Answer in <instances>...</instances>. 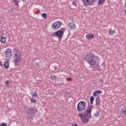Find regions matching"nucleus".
<instances>
[{
    "mask_svg": "<svg viewBox=\"0 0 126 126\" xmlns=\"http://www.w3.org/2000/svg\"><path fill=\"white\" fill-rule=\"evenodd\" d=\"M86 107V102L84 101H80L77 105V109L79 112H82Z\"/></svg>",
    "mask_w": 126,
    "mask_h": 126,
    "instance_id": "423d86ee",
    "label": "nucleus"
},
{
    "mask_svg": "<svg viewBox=\"0 0 126 126\" xmlns=\"http://www.w3.org/2000/svg\"><path fill=\"white\" fill-rule=\"evenodd\" d=\"M98 57L94 55L93 53H90L87 55L86 60L91 65H95L97 63Z\"/></svg>",
    "mask_w": 126,
    "mask_h": 126,
    "instance_id": "7ed1b4c3",
    "label": "nucleus"
},
{
    "mask_svg": "<svg viewBox=\"0 0 126 126\" xmlns=\"http://www.w3.org/2000/svg\"><path fill=\"white\" fill-rule=\"evenodd\" d=\"M68 27L69 29L72 30V29H74L75 28V25L73 23H70L68 25Z\"/></svg>",
    "mask_w": 126,
    "mask_h": 126,
    "instance_id": "ddd939ff",
    "label": "nucleus"
},
{
    "mask_svg": "<svg viewBox=\"0 0 126 126\" xmlns=\"http://www.w3.org/2000/svg\"><path fill=\"white\" fill-rule=\"evenodd\" d=\"M125 5H126V0H125Z\"/></svg>",
    "mask_w": 126,
    "mask_h": 126,
    "instance_id": "72a5a7b5",
    "label": "nucleus"
},
{
    "mask_svg": "<svg viewBox=\"0 0 126 126\" xmlns=\"http://www.w3.org/2000/svg\"><path fill=\"white\" fill-rule=\"evenodd\" d=\"M42 17H44L45 18V19H46V18H47V17H48V15H47V14L44 13L42 14Z\"/></svg>",
    "mask_w": 126,
    "mask_h": 126,
    "instance_id": "4be33fe9",
    "label": "nucleus"
},
{
    "mask_svg": "<svg viewBox=\"0 0 126 126\" xmlns=\"http://www.w3.org/2000/svg\"><path fill=\"white\" fill-rule=\"evenodd\" d=\"M121 113L123 115H126V106L124 107L121 110Z\"/></svg>",
    "mask_w": 126,
    "mask_h": 126,
    "instance_id": "dca6fc26",
    "label": "nucleus"
},
{
    "mask_svg": "<svg viewBox=\"0 0 126 126\" xmlns=\"http://www.w3.org/2000/svg\"><path fill=\"white\" fill-rule=\"evenodd\" d=\"M5 54L6 61H9V60L11 59V57H12V55H11V50H10L9 48H8L5 51Z\"/></svg>",
    "mask_w": 126,
    "mask_h": 126,
    "instance_id": "6e6552de",
    "label": "nucleus"
},
{
    "mask_svg": "<svg viewBox=\"0 0 126 126\" xmlns=\"http://www.w3.org/2000/svg\"><path fill=\"white\" fill-rule=\"evenodd\" d=\"M100 97L97 96L95 99V103L96 106H101V103H100Z\"/></svg>",
    "mask_w": 126,
    "mask_h": 126,
    "instance_id": "9b49d317",
    "label": "nucleus"
},
{
    "mask_svg": "<svg viewBox=\"0 0 126 126\" xmlns=\"http://www.w3.org/2000/svg\"><path fill=\"white\" fill-rule=\"evenodd\" d=\"M104 1H105V0H99L98 2V5H101V4H102Z\"/></svg>",
    "mask_w": 126,
    "mask_h": 126,
    "instance_id": "412c9836",
    "label": "nucleus"
},
{
    "mask_svg": "<svg viewBox=\"0 0 126 126\" xmlns=\"http://www.w3.org/2000/svg\"><path fill=\"white\" fill-rule=\"evenodd\" d=\"M54 69H55V70H57V69H58V67H55L54 68Z\"/></svg>",
    "mask_w": 126,
    "mask_h": 126,
    "instance_id": "2f4dec72",
    "label": "nucleus"
},
{
    "mask_svg": "<svg viewBox=\"0 0 126 126\" xmlns=\"http://www.w3.org/2000/svg\"><path fill=\"white\" fill-rule=\"evenodd\" d=\"M94 34H89L86 36V39L87 40H90V39H93L94 38Z\"/></svg>",
    "mask_w": 126,
    "mask_h": 126,
    "instance_id": "4468645a",
    "label": "nucleus"
},
{
    "mask_svg": "<svg viewBox=\"0 0 126 126\" xmlns=\"http://www.w3.org/2000/svg\"><path fill=\"white\" fill-rule=\"evenodd\" d=\"M82 1H83L84 4L88 5V4H91L92 2H94L95 0H82Z\"/></svg>",
    "mask_w": 126,
    "mask_h": 126,
    "instance_id": "1a4fd4ad",
    "label": "nucleus"
},
{
    "mask_svg": "<svg viewBox=\"0 0 126 126\" xmlns=\"http://www.w3.org/2000/svg\"><path fill=\"white\" fill-rule=\"evenodd\" d=\"M31 102H32V103H36V102H37V100H36V99L34 98H32L31 99Z\"/></svg>",
    "mask_w": 126,
    "mask_h": 126,
    "instance_id": "5701e85b",
    "label": "nucleus"
},
{
    "mask_svg": "<svg viewBox=\"0 0 126 126\" xmlns=\"http://www.w3.org/2000/svg\"><path fill=\"white\" fill-rule=\"evenodd\" d=\"M50 77L51 79H53V80L56 79V75H52Z\"/></svg>",
    "mask_w": 126,
    "mask_h": 126,
    "instance_id": "393cba45",
    "label": "nucleus"
},
{
    "mask_svg": "<svg viewBox=\"0 0 126 126\" xmlns=\"http://www.w3.org/2000/svg\"><path fill=\"white\" fill-rule=\"evenodd\" d=\"M64 31H65V29L62 28L61 30H60L56 32L55 33H53L52 34V36L53 37H57V38H59V40H61L63 38Z\"/></svg>",
    "mask_w": 126,
    "mask_h": 126,
    "instance_id": "39448f33",
    "label": "nucleus"
},
{
    "mask_svg": "<svg viewBox=\"0 0 126 126\" xmlns=\"http://www.w3.org/2000/svg\"><path fill=\"white\" fill-rule=\"evenodd\" d=\"M72 3L73 5H76V3L75 2H74V1H73L72 2Z\"/></svg>",
    "mask_w": 126,
    "mask_h": 126,
    "instance_id": "cd10ccee",
    "label": "nucleus"
},
{
    "mask_svg": "<svg viewBox=\"0 0 126 126\" xmlns=\"http://www.w3.org/2000/svg\"><path fill=\"white\" fill-rule=\"evenodd\" d=\"M100 116V113L99 112L96 111V113L94 114L95 118H98Z\"/></svg>",
    "mask_w": 126,
    "mask_h": 126,
    "instance_id": "aec40b11",
    "label": "nucleus"
},
{
    "mask_svg": "<svg viewBox=\"0 0 126 126\" xmlns=\"http://www.w3.org/2000/svg\"><path fill=\"white\" fill-rule=\"evenodd\" d=\"M62 25H63V23H62V22L57 21L53 23L52 27L54 30H56V29H59Z\"/></svg>",
    "mask_w": 126,
    "mask_h": 126,
    "instance_id": "0eeeda50",
    "label": "nucleus"
},
{
    "mask_svg": "<svg viewBox=\"0 0 126 126\" xmlns=\"http://www.w3.org/2000/svg\"><path fill=\"white\" fill-rule=\"evenodd\" d=\"M3 65L6 69L8 68L9 67V62L7 61L4 62Z\"/></svg>",
    "mask_w": 126,
    "mask_h": 126,
    "instance_id": "2eb2a0df",
    "label": "nucleus"
},
{
    "mask_svg": "<svg viewBox=\"0 0 126 126\" xmlns=\"http://www.w3.org/2000/svg\"><path fill=\"white\" fill-rule=\"evenodd\" d=\"M67 81H70V79L68 78H67Z\"/></svg>",
    "mask_w": 126,
    "mask_h": 126,
    "instance_id": "7c9ffc66",
    "label": "nucleus"
},
{
    "mask_svg": "<svg viewBox=\"0 0 126 126\" xmlns=\"http://www.w3.org/2000/svg\"><path fill=\"white\" fill-rule=\"evenodd\" d=\"M5 84H9V81H5Z\"/></svg>",
    "mask_w": 126,
    "mask_h": 126,
    "instance_id": "c85d7f7f",
    "label": "nucleus"
},
{
    "mask_svg": "<svg viewBox=\"0 0 126 126\" xmlns=\"http://www.w3.org/2000/svg\"><path fill=\"white\" fill-rule=\"evenodd\" d=\"M38 96V94H37L36 93H33V94H32V97H37Z\"/></svg>",
    "mask_w": 126,
    "mask_h": 126,
    "instance_id": "a878e982",
    "label": "nucleus"
},
{
    "mask_svg": "<svg viewBox=\"0 0 126 126\" xmlns=\"http://www.w3.org/2000/svg\"><path fill=\"white\" fill-rule=\"evenodd\" d=\"M92 68L93 71H97V70L100 69V66L98 64H95V65L92 67Z\"/></svg>",
    "mask_w": 126,
    "mask_h": 126,
    "instance_id": "9d476101",
    "label": "nucleus"
},
{
    "mask_svg": "<svg viewBox=\"0 0 126 126\" xmlns=\"http://www.w3.org/2000/svg\"><path fill=\"white\" fill-rule=\"evenodd\" d=\"M71 126H78V125L76 124H72Z\"/></svg>",
    "mask_w": 126,
    "mask_h": 126,
    "instance_id": "c756f323",
    "label": "nucleus"
},
{
    "mask_svg": "<svg viewBox=\"0 0 126 126\" xmlns=\"http://www.w3.org/2000/svg\"><path fill=\"white\" fill-rule=\"evenodd\" d=\"M108 32L109 35H114V31L112 30L109 31Z\"/></svg>",
    "mask_w": 126,
    "mask_h": 126,
    "instance_id": "b1692460",
    "label": "nucleus"
},
{
    "mask_svg": "<svg viewBox=\"0 0 126 126\" xmlns=\"http://www.w3.org/2000/svg\"><path fill=\"white\" fill-rule=\"evenodd\" d=\"M0 126H7V125L5 123H2Z\"/></svg>",
    "mask_w": 126,
    "mask_h": 126,
    "instance_id": "bb28decb",
    "label": "nucleus"
},
{
    "mask_svg": "<svg viewBox=\"0 0 126 126\" xmlns=\"http://www.w3.org/2000/svg\"><path fill=\"white\" fill-rule=\"evenodd\" d=\"M101 93H102V91L100 90H96L94 92L93 95L94 97H96L98 94H101Z\"/></svg>",
    "mask_w": 126,
    "mask_h": 126,
    "instance_id": "f8f14e48",
    "label": "nucleus"
},
{
    "mask_svg": "<svg viewBox=\"0 0 126 126\" xmlns=\"http://www.w3.org/2000/svg\"><path fill=\"white\" fill-rule=\"evenodd\" d=\"M13 1L14 2L15 5H16L17 7H19V4H18V3L20 2V1H18V0H13Z\"/></svg>",
    "mask_w": 126,
    "mask_h": 126,
    "instance_id": "a211bd4d",
    "label": "nucleus"
},
{
    "mask_svg": "<svg viewBox=\"0 0 126 126\" xmlns=\"http://www.w3.org/2000/svg\"><path fill=\"white\" fill-rule=\"evenodd\" d=\"M16 52L14 55V63L15 65L18 66L20 63H21V61L22 60V55L21 53L19 52V50L18 49L16 50Z\"/></svg>",
    "mask_w": 126,
    "mask_h": 126,
    "instance_id": "20e7f679",
    "label": "nucleus"
},
{
    "mask_svg": "<svg viewBox=\"0 0 126 126\" xmlns=\"http://www.w3.org/2000/svg\"><path fill=\"white\" fill-rule=\"evenodd\" d=\"M93 109V105H90L84 113H79L78 116L81 119L83 124H87L89 122V118H91V112Z\"/></svg>",
    "mask_w": 126,
    "mask_h": 126,
    "instance_id": "f257e3e1",
    "label": "nucleus"
},
{
    "mask_svg": "<svg viewBox=\"0 0 126 126\" xmlns=\"http://www.w3.org/2000/svg\"><path fill=\"white\" fill-rule=\"evenodd\" d=\"M0 65H1V66H2V64H1V62H0Z\"/></svg>",
    "mask_w": 126,
    "mask_h": 126,
    "instance_id": "473e14b6",
    "label": "nucleus"
},
{
    "mask_svg": "<svg viewBox=\"0 0 126 126\" xmlns=\"http://www.w3.org/2000/svg\"><path fill=\"white\" fill-rule=\"evenodd\" d=\"M0 42L1 43L4 44V43L6 42V38L4 37H1L0 38Z\"/></svg>",
    "mask_w": 126,
    "mask_h": 126,
    "instance_id": "f3484780",
    "label": "nucleus"
},
{
    "mask_svg": "<svg viewBox=\"0 0 126 126\" xmlns=\"http://www.w3.org/2000/svg\"><path fill=\"white\" fill-rule=\"evenodd\" d=\"M37 112H38V110H37L36 107H28L26 111L27 119L29 120H33Z\"/></svg>",
    "mask_w": 126,
    "mask_h": 126,
    "instance_id": "f03ea898",
    "label": "nucleus"
},
{
    "mask_svg": "<svg viewBox=\"0 0 126 126\" xmlns=\"http://www.w3.org/2000/svg\"><path fill=\"white\" fill-rule=\"evenodd\" d=\"M23 1H26V0H22Z\"/></svg>",
    "mask_w": 126,
    "mask_h": 126,
    "instance_id": "f704fd0d",
    "label": "nucleus"
},
{
    "mask_svg": "<svg viewBox=\"0 0 126 126\" xmlns=\"http://www.w3.org/2000/svg\"><path fill=\"white\" fill-rule=\"evenodd\" d=\"M94 96H92L90 97V103L92 105V104H93V102H94Z\"/></svg>",
    "mask_w": 126,
    "mask_h": 126,
    "instance_id": "6ab92c4d",
    "label": "nucleus"
}]
</instances>
